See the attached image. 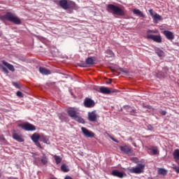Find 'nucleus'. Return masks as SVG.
<instances>
[{"label": "nucleus", "instance_id": "nucleus-29", "mask_svg": "<svg viewBox=\"0 0 179 179\" xmlns=\"http://www.w3.org/2000/svg\"><path fill=\"white\" fill-rule=\"evenodd\" d=\"M62 171H64V173H68L69 171V169H68V166L64 164L61 166Z\"/></svg>", "mask_w": 179, "mask_h": 179}, {"label": "nucleus", "instance_id": "nucleus-1", "mask_svg": "<svg viewBox=\"0 0 179 179\" xmlns=\"http://www.w3.org/2000/svg\"><path fill=\"white\" fill-rule=\"evenodd\" d=\"M0 19L1 20H8V22H12V23H14V24H20V23H22L20 19L16 16V15L10 12H8L6 15L0 17Z\"/></svg>", "mask_w": 179, "mask_h": 179}, {"label": "nucleus", "instance_id": "nucleus-17", "mask_svg": "<svg viewBox=\"0 0 179 179\" xmlns=\"http://www.w3.org/2000/svg\"><path fill=\"white\" fill-rule=\"evenodd\" d=\"M2 64L4 66H6V68H8V69H9V71H11V72H15V67L13 66V65L5 62V61H2Z\"/></svg>", "mask_w": 179, "mask_h": 179}, {"label": "nucleus", "instance_id": "nucleus-15", "mask_svg": "<svg viewBox=\"0 0 179 179\" xmlns=\"http://www.w3.org/2000/svg\"><path fill=\"white\" fill-rule=\"evenodd\" d=\"M163 34L168 40H174V34L173 32L165 30L163 31Z\"/></svg>", "mask_w": 179, "mask_h": 179}, {"label": "nucleus", "instance_id": "nucleus-3", "mask_svg": "<svg viewBox=\"0 0 179 179\" xmlns=\"http://www.w3.org/2000/svg\"><path fill=\"white\" fill-rule=\"evenodd\" d=\"M145 169V165L142 164H138L136 167L129 168L127 169L129 173L132 174H141V173H143V170Z\"/></svg>", "mask_w": 179, "mask_h": 179}, {"label": "nucleus", "instance_id": "nucleus-19", "mask_svg": "<svg viewBox=\"0 0 179 179\" xmlns=\"http://www.w3.org/2000/svg\"><path fill=\"white\" fill-rule=\"evenodd\" d=\"M134 15H137V16H140L141 17H145V14L141 11L139 9L134 8L133 10Z\"/></svg>", "mask_w": 179, "mask_h": 179}, {"label": "nucleus", "instance_id": "nucleus-34", "mask_svg": "<svg viewBox=\"0 0 179 179\" xmlns=\"http://www.w3.org/2000/svg\"><path fill=\"white\" fill-rule=\"evenodd\" d=\"M106 53L108 54V57H114V53L110 50H108L106 51Z\"/></svg>", "mask_w": 179, "mask_h": 179}, {"label": "nucleus", "instance_id": "nucleus-44", "mask_svg": "<svg viewBox=\"0 0 179 179\" xmlns=\"http://www.w3.org/2000/svg\"><path fill=\"white\" fill-rule=\"evenodd\" d=\"M176 162L177 164L179 166V159H178L177 161H176Z\"/></svg>", "mask_w": 179, "mask_h": 179}, {"label": "nucleus", "instance_id": "nucleus-5", "mask_svg": "<svg viewBox=\"0 0 179 179\" xmlns=\"http://www.w3.org/2000/svg\"><path fill=\"white\" fill-rule=\"evenodd\" d=\"M18 127H20V128H22V129H24V131H36V126L29 122L19 124Z\"/></svg>", "mask_w": 179, "mask_h": 179}, {"label": "nucleus", "instance_id": "nucleus-30", "mask_svg": "<svg viewBox=\"0 0 179 179\" xmlns=\"http://www.w3.org/2000/svg\"><path fill=\"white\" fill-rule=\"evenodd\" d=\"M93 63H94L93 58L88 57L86 59V64H87L88 65H93Z\"/></svg>", "mask_w": 179, "mask_h": 179}, {"label": "nucleus", "instance_id": "nucleus-7", "mask_svg": "<svg viewBox=\"0 0 179 179\" xmlns=\"http://www.w3.org/2000/svg\"><path fill=\"white\" fill-rule=\"evenodd\" d=\"M146 37L148 40H152L155 43H162V36L160 35H152L148 34Z\"/></svg>", "mask_w": 179, "mask_h": 179}, {"label": "nucleus", "instance_id": "nucleus-4", "mask_svg": "<svg viewBox=\"0 0 179 179\" xmlns=\"http://www.w3.org/2000/svg\"><path fill=\"white\" fill-rule=\"evenodd\" d=\"M59 5L63 9H69L71 6H75V2L68 0H60Z\"/></svg>", "mask_w": 179, "mask_h": 179}, {"label": "nucleus", "instance_id": "nucleus-43", "mask_svg": "<svg viewBox=\"0 0 179 179\" xmlns=\"http://www.w3.org/2000/svg\"><path fill=\"white\" fill-rule=\"evenodd\" d=\"M64 179H73L71 176H66Z\"/></svg>", "mask_w": 179, "mask_h": 179}, {"label": "nucleus", "instance_id": "nucleus-16", "mask_svg": "<svg viewBox=\"0 0 179 179\" xmlns=\"http://www.w3.org/2000/svg\"><path fill=\"white\" fill-rule=\"evenodd\" d=\"M68 115L71 118H73V120L78 115V112L73 108H70L67 110Z\"/></svg>", "mask_w": 179, "mask_h": 179}, {"label": "nucleus", "instance_id": "nucleus-41", "mask_svg": "<svg viewBox=\"0 0 179 179\" xmlns=\"http://www.w3.org/2000/svg\"><path fill=\"white\" fill-rule=\"evenodd\" d=\"M161 114H162V115H166V112L164 111V110H162V111H161Z\"/></svg>", "mask_w": 179, "mask_h": 179}, {"label": "nucleus", "instance_id": "nucleus-25", "mask_svg": "<svg viewBox=\"0 0 179 179\" xmlns=\"http://www.w3.org/2000/svg\"><path fill=\"white\" fill-rule=\"evenodd\" d=\"M173 156V159H175V162L179 160V149H176L174 150Z\"/></svg>", "mask_w": 179, "mask_h": 179}, {"label": "nucleus", "instance_id": "nucleus-2", "mask_svg": "<svg viewBox=\"0 0 179 179\" xmlns=\"http://www.w3.org/2000/svg\"><path fill=\"white\" fill-rule=\"evenodd\" d=\"M108 10H110L113 15H117V16H125V10L114 4H108Z\"/></svg>", "mask_w": 179, "mask_h": 179}, {"label": "nucleus", "instance_id": "nucleus-33", "mask_svg": "<svg viewBox=\"0 0 179 179\" xmlns=\"http://www.w3.org/2000/svg\"><path fill=\"white\" fill-rule=\"evenodd\" d=\"M16 96H17V97L22 98L23 97V93L20 91H17L16 92Z\"/></svg>", "mask_w": 179, "mask_h": 179}, {"label": "nucleus", "instance_id": "nucleus-14", "mask_svg": "<svg viewBox=\"0 0 179 179\" xmlns=\"http://www.w3.org/2000/svg\"><path fill=\"white\" fill-rule=\"evenodd\" d=\"M120 149L121 152H122V153H125V155H129V153H131L132 152L131 147L128 145L120 146Z\"/></svg>", "mask_w": 179, "mask_h": 179}, {"label": "nucleus", "instance_id": "nucleus-20", "mask_svg": "<svg viewBox=\"0 0 179 179\" xmlns=\"http://www.w3.org/2000/svg\"><path fill=\"white\" fill-rule=\"evenodd\" d=\"M39 71L41 73H42V75H50V73H51L50 70L43 67L39 68Z\"/></svg>", "mask_w": 179, "mask_h": 179}, {"label": "nucleus", "instance_id": "nucleus-24", "mask_svg": "<svg viewBox=\"0 0 179 179\" xmlns=\"http://www.w3.org/2000/svg\"><path fill=\"white\" fill-rule=\"evenodd\" d=\"M40 141L41 142H43V143H47L48 145L50 143V140L48 139V137L44 135L41 136Z\"/></svg>", "mask_w": 179, "mask_h": 179}, {"label": "nucleus", "instance_id": "nucleus-45", "mask_svg": "<svg viewBox=\"0 0 179 179\" xmlns=\"http://www.w3.org/2000/svg\"><path fill=\"white\" fill-rule=\"evenodd\" d=\"M124 72H125V73H128V71H124Z\"/></svg>", "mask_w": 179, "mask_h": 179}, {"label": "nucleus", "instance_id": "nucleus-36", "mask_svg": "<svg viewBox=\"0 0 179 179\" xmlns=\"http://www.w3.org/2000/svg\"><path fill=\"white\" fill-rule=\"evenodd\" d=\"M36 145L38 146V148H40V149H43V147H41V144L38 141L35 142Z\"/></svg>", "mask_w": 179, "mask_h": 179}, {"label": "nucleus", "instance_id": "nucleus-39", "mask_svg": "<svg viewBox=\"0 0 179 179\" xmlns=\"http://www.w3.org/2000/svg\"><path fill=\"white\" fill-rule=\"evenodd\" d=\"M13 86H15V87H19V84H17V83H13Z\"/></svg>", "mask_w": 179, "mask_h": 179}, {"label": "nucleus", "instance_id": "nucleus-37", "mask_svg": "<svg viewBox=\"0 0 179 179\" xmlns=\"http://www.w3.org/2000/svg\"><path fill=\"white\" fill-rule=\"evenodd\" d=\"M157 55H159V57H163V51H159L157 52Z\"/></svg>", "mask_w": 179, "mask_h": 179}, {"label": "nucleus", "instance_id": "nucleus-32", "mask_svg": "<svg viewBox=\"0 0 179 179\" xmlns=\"http://www.w3.org/2000/svg\"><path fill=\"white\" fill-rule=\"evenodd\" d=\"M0 68L2 69L4 73H9L8 69L5 68L3 66H0Z\"/></svg>", "mask_w": 179, "mask_h": 179}, {"label": "nucleus", "instance_id": "nucleus-11", "mask_svg": "<svg viewBox=\"0 0 179 179\" xmlns=\"http://www.w3.org/2000/svg\"><path fill=\"white\" fill-rule=\"evenodd\" d=\"M81 131L86 138H94V133L89 131L87 129L82 127Z\"/></svg>", "mask_w": 179, "mask_h": 179}, {"label": "nucleus", "instance_id": "nucleus-35", "mask_svg": "<svg viewBox=\"0 0 179 179\" xmlns=\"http://www.w3.org/2000/svg\"><path fill=\"white\" fill-rule=\"evenodd\" d=\"M173 169L178 174H179V166H174Z\"/></svg>", "mask_w": 179, "mask_h": 179}, {"label": "nucleus", "instance_id": "nucleus-9", "mask_svg": "<svg viewBox=\"0 0 179 179\" xmlns=\"http://www.w3.org/2000/svg\"><path fill=\"white\" fill-rule=\"evenodd\" d=\"M94 101L90 98H85L84 101V106L87 107V108H92L95 106Z\"/></svg>", "mask_w": 179, "mask_h": 179}, {"label": "nucleus", "instance_id": "nucleus-8", "mask_svg": "<svg viewBox=\"0 0 179 179\" xmlns=\"http://www.w3.org/2000/svg\"><path fill=\"white\" fill-rule=\"evenodd\" d=\"M98 92H99V93H102L103 94H111V93H115V90H110L106 87H101Z\"/></svg>", "mask_w": 179, "mask_h": 179}, {"label": "nucleus", "instance_id": "nucleus-42", "mask_svg": "<svg viewBox=\"0 0 179 179\" xmlns=\"http://www.w3.org/2000/svg\"><path fill=\"white\" fill-rule=\"evenodd\" d=\"M110 138L112 139V141H113L114 142H116L117 143H118V141H117L115 138L110 137Z\"/></svg>", "mask_w": 179, "mask_h": 179}, {"label": "nucleus", "instance_id": "nucleus-31", "mask_svg": "<svg viewBox=\"0 0 179 179\" xmlns=\"http://www.w3.org/2000/svg\"><path fill=\"white\" fill-rule=\"evenodd\" d=\"M149 33H153L154 34H157L159 33V30H157V29H155V30L148 29L147 31V34H150Z\"/></svg>", "mask_w": 179, "mask_h": 179}, {"label": "nucleus", "instance_id": "nucleus-21", "mask_svg": "<svg viewBox=\"0 0 179 179\" xmlns=\"http://www.w3.org/2000/svg\"><path fill=\"white\" fill-rule=\"evenodd\" d=\"M123 108H124V110H126V111L129 113L131 115H135V110L132 109V108H131L129 106H124Z\"/></svg>", "mask_w": 179, "mask_h": 179}, {"label": "nucleus", "instance_id": "nucleus-27", "mask_svg": "<svg viewBox=\"0 0 179 179\" xmlns=\"http://www.w3.org/2000/svg\"><path fill=\"white\" fill-rule=\"evenodd\" d=\"M158 174L166 176V174H167V171H166L164 169H158Z\"/></svg>", "mask_w": 179, "mask_h": 179}, {"label": "nucleus", "instance_id": "nucleus-22", "mask_svg": "<svg viewBox=\"0 0 179 179\" xmlns=\"http://www.w3.org/2000/svg\"><path fill=\"white\" fill-rule=\"evenodd\" d=\"M41 136L40 134H37V133H34L32 136H31V139L33 141V142L36 143V142H38V140L41 139Z\"/></svg>", "mask_w": 179, "mask_h": 179}, {"label": "nucleus", "instance_id": "nucleus-12", "mask_svg": "<svg viewBox=\"0 0 179 179\" xmlns=\"http://www.w3.org/2000/svg\"><path fill=\"white\" fill-rule=\"evenodd\" d=\"M36 162H41V164L45 166L48 163V157L45 154H43V156L41 158H37Z\"/></svg>", "mask_w": 179, "mask_h": 179}, {"label": "nucleus", "instance_id": "nucleus-18", "mask_svg": "<svg viewBox=\"0 0 179 179\" xmlns=\"http://www.w3.org/2000/svg\"><path fill=\"white\" fill-rule=\"evenodd\" d=\"M13 138L17 142H24V139H23V138H22V136L17 134V133L13 134Z\"/></svg>", "mask_w": 179, "mask_h": 179}, {"label": "nucleus", "instance_id": "nucleus-13", "mask_svg": "<svg viewBox=\"0 0 179 179\" xmlns=\"http://www.w3.org/2000/svg\"><path fill=\"white\" fill-rule=\"evenodd\" d=\"M112 176L115 177H118L119 178H124V177H127V173L120 172L117 170H114L112 171Z\"/></svg>", "mask_w": 179, "mask_h": 179}, {"label": "nucleus", "instance_id": "nucleus-46", "mask_svg": "<svg viewBox=\"0 0 179 179\" xmlns=\"http://www.w3.org/2000/svg\"><path fill=\"white\" fill-rule=\"evenodd\" d=\"M0 177H1V171H0Z\"/></svg>", "mask_w": 179, "mask_h": 179}, {"label": "nucleus", "instance_id": "nucleus-38", "mask_svg": "<svg viewBox=\"0 0 179 179\" xmlns=\"http://www.w3.org/2000/svg\"><path fill=\"white\" fill-rule=\"evenodd\" d=\"M0 141H5V137L3 135H0Z\"/></svg>", "mask_w": 179, "mask_h": 179}, {"label": "nucleus", "instance_id": "nucleus-23", "mask_svg": "<svg viewBox=\"0 0 179 179\" xmlns=\"http://www.w3.org/2000/svg\"><path fill=\"white\" fill-rule=\"evenodd\" d=\"M73 120L77 121V122H79L80 124H85V120L78 115H77Z\"/></svg>", "mask_w": 179, "mask_h": 179}, {"label": "nucleus", "instance_id": "nucleus-28", "mask_svg": "<svg viewBox=\"0 0 179 179\" xmlns=\"http://www.w3.org/2000/svg\"><path fill=\"white\" fill-rule=\"evenodd\" d=\"M149 150H152L153 155H158L159 154V150H157V148L153 147L152 148H150Z\"/></svg>", "mask_w": 179, "mask_h": 179}, {"label": "nucleus", "instance_id": "nucleus-26", "mask_svg": "<svg viewBox=\"0 0 179 179\" xmlns=\"http://www.w3.org/2000/svg\"><path fill=\"white\" fill-rule=\"evenodd\" d=\"M54 159H55L57 164H59V163H61L62 162V158H61V157H59V156L55 155Z\"/></svg>", "mask_w": 179, "mask_h": 179}, {"label": "nucleus", "instance_id": "nucleus-10", "mask_svg": "<svg viewBox=\"0 0 179 179\" xmlns=\"http://www.w3.org/2000/svg\"><path fill=\"white\" fill-rule=\"evenodd\" d=\"M99 118L98 115L96 113V111L89 112L88 113V120L91 122H96Z\"/></svg>", "mask_w": 179, "mask_h": 179}, {"label": "nucleus", "instance_id": "nucleus-6", "mask_svg": "<svg viewBox=\"0 0 179 179\" xmlns=\"http://www.w3.org/2000/svg\"><path fill=\"white\" fill-rule=\"evenodd\" d=\"M149 13L152 17H153L154 23H157L159 20H163V18L157 13H154L153 9L149 10Z\"/></svg>", "mask_w": 179, "mask_h": 179}, {"label": "nucleus", "instance_id": "nucleus-40", "mask_svg": "<svg viewBox=\"0 0 179 179\" xmlns=\"http://www.w3.org/2000/svg\"><path fill=\"white\" fill-rule=\"evenodd\" d=\"M143 107L145 108H149L150 110V108H152V106H143Z\"/></svg>", "mask_w": 179, "mask_h": 179}]
</instances>
